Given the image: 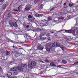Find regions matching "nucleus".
Listing matches in <instances>:
<instances>
[{
	"mask_svg": "<svg viewBox=\"0 0 78 78\" xmlns=\"http://www.w3.org/2000/svg\"><path fill=\"white\" fill-rule=\"evenodd\" d=\"M13 10L14 11H16V12H18V10H17L14 9Z\"/></svg>",
	"mask_w": 78,
	"mask_h": 78,
	"instance_id": "2f4dec72",
	"label": "nucleus"
},
{
	"mask_svg": "<svg viewBox=\"0 0 78 78\" xmlns=\"http://www.w3.org/2000/svg\"><path fill=\"white\" fill-rule=\"evenodd\" d=\"M19 49H22V48H20Z\"/></svg>",
	"mask_w": 78,
	"mask_h": 78,
	"instance_id": "8fccbe9b",
	"label": "nucleus"
},
{
	"mask_svg": "<svg viewBox=\"0 0 78 78\" xmlns=\"http://www.w3.org/2000/svg\"><path fill=\"white\" fill-rule=\"evenodd\" d=\"M38 48L39 50H43V48H42V46H38Z\"/></svg>",
	"mask_w": 78,
	"mask_h": 78,
	"instance_id": "1a4fd4ad",
	"label": "nucleus"
},
{
	"mask_svg": "<svg viewBox=\"0 0 78 78\" xmlns=\"http://www.w3.org/2000/svg\"><path fill=\"white\" fill-rule=\"evenodd\" d=\"M73 5V4H70L69 5V6H72Z\"/></svg>",
	"mask_w": 78,
	"mask_h": 78,
	"instance_id": "b1692460",
	"label": "nucleus"
},
{
	"mask_svg": "<svg viewBox=\"0 0 78 78\" xmlns=\"http://www.w3.org/2000/svg\"><path fill=\"white\" fill-rule=\"evenodd\" d=\"M35 64L36 62L35 61L32 62L31 61H30L28 63L29 67L30 68V69H32L33 67H34Z\"/></svg>",
	"mask_w": 78,
	"mask_h": 78,
	"instance_id": "f257e3e1",
	"label": "nucleus"
},
{
	"mask_svg": "<svg viewBox=\"0 0 78 78\" xmlns=\"http://www.w3.org/2000/svg\"><path fill=\"white\" fill-rule=\"evenodd\" d=\"M11 70L12 71H16L17 70H20V72H22V71L23 70V68H21V66H18L17 68L14 67L13 68H12Z\"/></svg>",
	"mask_w": 78,
	"mask_h": 78,
	"instance_id": "f03ea898",
	"label": "nucleus"
},
{
	"mask_svg": "<svg viewBox=\"0 0 78 78\" xmlns=\"http://www.w3.org/2000/svg\"><path fill=\"white\" fill-rule=\"evenodd\" d=\"M51 20V17H48V21H50V20Z\"/></svg>",
	"mask_w": 78,
	"mask_h": 78,
	"instance_id": "4be33fe9",
	"label": "nucleus"
},
{
	"mask_svg": "<svg viewBox=\"0 0 78 78\" xmlns=\"http://www.w3.org/2000/svg\"><path fill=\"white\" fill-rule=\"evenodd\" d=\"M11 16H9V17H10Z\"/></svg>",
	"mask_w": 78,
	"mask_h": 78,
	"instance_id": "ea45409f",
	"label": "nucleus"
},
{
	"mask_svg": "<svg viewBox=\"0 0 78 78\" xmlns=\"http://www.w3.org/2000/svg\"><path fill=\"white\" fill-rule=\"evenodd\" d=\"M6 55L7 56L10 55V52L9 51H6Z\"/></svg>",
	"mask_w": 78,
	"mask_h": 78,
	"instance_id": "f8f14e48",
	"label": "nucleus"
},
{
	"mask_svg": "<svg viewBox=\"0 0 78 78\" xmlns=\"http://www.w3.org/2000/svg\"><path fill=\"white\" fill-rule=\"evenodd\" d=\"M4 0H0V2H3Z\"/></svg>",
	"mask_w": 78,
	"mask_h": 78,
	"instance_id": "bb28decb",
	"label": "nucleus"
},
{
	"mask_svg": "<svg viewBox=\"0 0 78 78\" xmlns=\"http://www.w3.org/2000/svg\"><path fill=\"white\" fill-rule=\"evenodd\" d=\"M62 62L63 64H66L67 63V62L64 60H62Z\"/></svg>",
	"mask_w": 78,
	"mask_h": 78,
	"instance_id": "2eb2a0df",
	"label": "nucleus"
},
{
	"mask_svg": "<svg viewBox=\"0 0 78 78\" xmlns=\"http://www.w3.org/2000/svg\"><path fill=\"white\" fill-rule=\"evenodd\" d=\"M34 16H35V17H37V15H34Z\"/></svg>",
	"mask_w": 78,
	"mask_h": 78,
	"instance_id": "c9c22d12",
	"label": "nucleus"
},
{
	"mask_svg": "<svg viewBox=\"0 0 78 78\" xmlns=\"http://www.w3.org/2000/svg\"><path fill=\"white\" fill-rule=\"evenodd\" d=\"M46 0H43V1L41 2V3H42L44 1H45Z\"/></svg>",
	"mask_w": 78,
	"mask_h": 78,
	"instance_id": "58836bf2",
	"label": "nucleus"
},
{
	"mask_svg": "<svg viewBox=\"0 0 78 78\" xmlns=\"http://www.w3.org/2000/svg\"><path fill=\"white\" fill-rule=\"evenodd\" d=\"M42 73H43V72H41L40 73H38V74L41 75V74H42Z\"/></svg>",
	"mask_w": 78,
	"mask_h": 78,
	"instance_id": "393cba45",
	"label": "nucleus"
},
{
	"mask_svg": "<svg viewBox=\"0 0 78 78\" xmlns=\"http://www.w3.org/2000/svg\"><path fill=\"white\" fill-rule=\"evenodd\" d=\"M50 65L51 67H56V65H55L53 62L51 63Z\"/></svg>",
	"mask_w": 78,
	"mask_h": 78,
	"instance_id": "423d86ee",
	"label": "nucleus"
},
{
	"mask_svg": "<svg viewBox=\"0 0 78 78\" xmlns=\"http://www.w3.org/2000/svg\"><path fill=\"white\" fill-rule=\"evenodd\" d=\"M30 27V26L29 25H27L26 26V28H28V27Z\"/></svg>",
	"mask_w": 78,
	"mask_h": 78,
	"instance_id": "cd10ccee",
	"label": "nucleus"
},
{
	"mask_svg": "<svg viewBox=\"0 0 78 78\" xmlns=\"http://www.w3.org/2000/svg\"><path fill=\"white\" fill-rule=\"evenodd\" d=\"M12 47H13V48H15V47L14 46H12Z\"/></svg>",
	"mask_w": 78,
	"mask_h": 78,
	"instance_id": "79ce46f5",
	"label": "nucleus"
},
{
	"mask_svg": "<svg viewBox=\"0 0 78 78\" xmlns=\"http://www.w3.org/2000/svg\"><path fill=\"white\" fill-rule=\"evenodd\" d=\"M40 0H37V1L39 2V1H40Z\"/></svg>",
	"mask_w": 78,
	"mask_h": 78,
	"instance_id": "a18cd8bd",
	"label": "nucleus"
},
{
	"mask_svg": "<svg viewBox=\"0 0 78 78\" xmlns=\"http://www.w3.org/2000/svg\"><path fill=\"white\" fill-rule=\"evenodd\" d=\"M75 64H78V62H76L74 63Z\"/></svg>",
	"mask_w": 78,
	"mask_h": 78,
	"instance_id": "a878e982",
	"label": "nucleus"
},
{
	"mask_svg": "<svg viewBox=\"0 0 78 78\" xmlns=\"http://www.w3.org/2000/svg\"><path fill=\"white\" fill-rule=\"evenodd\" d=\"M43 6H44V4L41 5L38 7L39 9H43V7H42Z\"/></svg>",
	"mask_w": 78,
	"mask_h": 78,
	"instance_id": "9d476101",
	"label": "nucleus"
},
{
	"mask_svg": "<svg viewBox=\"0 0 78 78\" xmlns=\"http://www.w3.org/2000/svg\"><path fill=\"white\" fill-rule=\"evenodd\" d=\"M64 19V17H62L61 18V19H62V20H63Z\"/></svg>",
	"mask_w": 78,
	"mask_h": 78,
	"instance_id": "72a5a7b5",
	"label": "nucleus"
},
{
	"mask_svg": "<svg viewBox=\"0 0 78 78\" xmlns=\"http://www.w3.org/2000/svg\"><path fill=\"white\" fill-rule=\"evenodd\" d=\"M19 7H18V9L19 10Z\"/></svg>",
	"mask_w": 78,
	"mask_h": 78,
	"instance_id": "a19ab883",
	"label": "nucleus"
},
{
	"mask_svg": "<svg viewBox=\"0 0 78 78\" xmlns=\"http://www.w3.org/2000/svg\"><path fill=\"white\" fill-rule=\"evenodd\" d=\"M6 4H3L2 5V9H5L6 8Z\"/></svg>",
	"mask_w": 78,
	"mask_h": 78,
	"instance_id": "9b49d317",
	"label": "nucleus"
},
{
	"mask_svg": "<svg viewBox=\"0 0 78 78\" xmlns=\"http://www.w3.org/2000/svg\"><path fill=\"white\" fill-rule=\"evenodd\" d=\"M2 70V67H1L0 66V70Z\"/></svg>",
	"mask_w": 78,
	"mask_h": 78,
	"instance_id": "4c0bfd02",
	"label": "nucleus"
},
{
	"mask_svg": "<svg viewBox=\"0 0 78 78\" xmlns=\"http://www.w3.org/2000/svg\"><path fill=\"white\" fill-rule=\"evenodd\" d=\"M41 16H42V15L41 14H38L37 15V17H41Z\"/></svg>",
	"mask_w": 78,
	"mask_h": 78,
	"instance_id": "6ab92c4d",
	"label": "nucleus"
},
{
	"mask_svg": "<svg viewBox=\"0 0 78 78\" xmlns=\"http://www.w3.org/2000/svg\"><path fill=\"white\" fill-rule=\"evenodd\" d=\"M46 50H47L48 51V52L50 51V49L49 48H46Z\"/></svg>",
	"mask_w": 78,
	"mask_h": 78,
	"instance_id": "f3484780",
	"label": "nucleus"
},
{
	"mask_svg": "<svg viewBox=\"0 0 78 78\" xmlns=\"http://www.w3.org/2000/svg\"><path fill=\"white\" fill-rule=\"evenodd\" d=\"M27 66H28V65L27 64H24L22 65V67L23 69H25Z\"/></svg>",
	"mask_w": 78,
	"mask_h": 78,
	"instance_id": "6e6552de",
	"label": "nucleus"
},
{
	"mask_svg": "<svg viewBox=\"0 0 78 78\" xmlns=\"http://www.w3.org/2000/svg\"><path fill=\"white\" fill-rule=\"evenodd\" d=\"M53 34H55V33H53Z\"/></svg>",
	"mask_w": 78,
	"mask_h": 78,
	"instance_id": "de8ad7c7",
	"label": "nucleus"
},
{
	"mask_svg": "<svg viewBox=\"0 0 78 78\" xmlns=\"http://www.w3.org/2000/svg\"><path fill=\"white\" fill-rule=\"evenodd\" d=\"M26 25H27V24H24L23 25V26L24 27H26Z\"/></svg>",
	"mask_w": 78,
	"mask_h": 78,
	"instance_id": "c85d7f7f",
	"label": "nucleus"
},
{
	"mask_svg": "<svg viewBox=\"0 0 78 78\" xmlns=\"http://www.w3.org/2000/svg\"><path fill=\"white\" fill-rule=\"evenodd\" d=\"M30 9H31V7L30 6H26L25 9V11H29L30 10Z\"/></svg>",
	"mask_w": 78,
	"mask_h": 78,
	"instance_id": "39448f33",
	"label": "nucleus"
},
{
	"mask_svg": "<svg viewBox=\"0 0 78 78\" xmlns=\"http://www.w3.org/2000/svg\"><path fill=\"white\" fill-rule=\"evenodd\" d=\"M59 47H60V48H61L62 50H64V48L62 47V46H61L60 45H59Z\"/></svg>",
	"mask_w": 78,
	"mask_h": 78,
	"instance_id": "dca6fc26",
	"label": "nucleus"
},
{
	"mask_svg": "<svg viewBox=\"0 0 78 78\" xmlns=\"http://www.w3.org/2000/svg\"><path fill=\"white\" fill-rule=\"evenodd\" d=\"M62 66L61 65H59L58 66H57V67H61Z\"/></svg>",
	"mask_w": 78,
	"mask_h": 78,
	"instance_id": "c756f323",
	"label": "nucleus"
},
{
	"mask_svg": "<svg viewBox=\"0 0 78 78\" xmlns=\"http://www.w3.org/2000/svg\"><path fill=\"white\" fill-rule=\"evenodd\" d=\"M52 47H53L55 46V43H52Z\"/></svg>",
	"mask_w": 78,
	"mask_h": 78,
	"instance_id": "aec40b11",
	"label": "nucleus"
},
{
	"mask_svg": "<svg viewBox=\"0 0 78 78\" xmlns=\"http://www.w3.org/2000/svg\"><path fill=\"white\" fill-rule=\"evenodd\" d=\"M16 55H18V54H19V53H16Z\"/></svg>",
	"mask_w": 78,
	"mask_h": 78,
	"instance_id": "37998d69",
	"label": "nucleus"
},
{
	"mask_svg": "<svg viewBox=\"0 0 78 78\" xmlns=\"http://www.w3.org/2000/svg\"><path fill=\"white\" fill-rule=\"evenodd\" d=\"M17 77L16 76H15V77H12V78H17Z\"/></svg>",
	"mask_w": 78,
	"mask_h": 78,
	"instance_id": "473e14b6",
	"label": "nucleus"
},
{
	"mask_svg": "<svg viewBox=\"0 0 78 78\" xmlns=\"http://www.w3.org/2000/svg\"><path fill=\"white\" fill-rule=\"evenodd\" d=\"M48 47H51L52 44V43H48Z\"/></svg>",
	"mask_w": 78,
	"mask_h": 78,
	"instance_id": "4468645a",
	"label": "nucleus"
},
{
	"mask_svg": "<svg viewBox=\"0 0 78 78\" xmlns=\"http://www.w3.org/2000/svg\"><path fill=\"white\" fill-rule=\"evenodd\" d=\"M41 30H42L41 29H40V31H41Z\"/></svg>",
	"mask_w": 78,
	"mask_h": 78,
	"instance_id": "09e8293b",
	"label": "nucleus"
},
{
	"mask_svg": "<svg viewBox=\"0 0 78 78\" xmlns=\"http://www.w3.org/2000/svg\"><path fill=\"white\" fill-rule=\"evenodd\" d=\"M42 37V35L41 34L40 35V37Z\"/></svg>",
	"mask_w": 78,
	"mask_h": 78,
	"instance_id": "7c9ffc66",
	"label": "nucleus"
},
{
	"mask_svg": "<svg viewBox=\"0 0 78 78\" xmlns=\"http://www.w3.org/2000/svg\"><path fill=\"white\" fill-rule=\"evenodd\" d=\"M65 31L66 33H73V34L75 33V30H66Z\"/></svg>",
	"mask_w": 78,
	"mask_h": 78,
	"instance_id": "20e7f679",
	"label": "nucleus"
},
{
	"mask_svg": "<svg viewBox=\"0 0 78 78\" xmlns=\"http://www.w3.org/2000/svg\"><path fill=\"white\" fill-rule=\"evenodd\" d=\"M55 9V8L53 7V8H52V9H51L50 10V11H53V10H54V9Z\"/></svg>",
	"mask_w": 78,
	"mask_h": 78,
	"instance_id": "5701e85b",
	"label": "nucleus"
},
{
	"mask_svg": "<svg viewBox=\"0 0 78 78\" xmlns=\"http://www.w3.org/2000/svg\"><path fill=\"white\" fill-rule=\"evenodd\" d=\"M77 28H78H78H77Z\"/></svg>",
	"mask_w": 78,
	"mask_h": 78,
	"instance_id": "3c124183",
	"label": "nucleus"
},
{
	"mask_svg": "<svg viewBox=\"0 0 78 78\" xmlns=\"http://www.w3.org/2000/svg\"><path fill=\"white\" fill-rule=\"evenodd\" d=\"M62 13H61V12H60V13H59V14H60V15H61V14H62Z\"/></svg>",
	"mask_w": 78,
	"mask_h": 78,
	"instance_id": "c03bdc74",
	"label": "nucleus"
},
{
	"mask_svg": "<svg viewBox=\"0 0 78 78\" xmlns=\"http://www.w3.org/2000/svg\"><path fill=\"white\" fill-rule=\"evenodd\" d=\"M7 75L8 76H11L12 75V73L11 72L9 73Z\"/></svg>",
	"mask_w": 78,
	"mask_h": 78,
	"instance_id": "a211bd4d",
	"label": "nucleus"
},
{
	"mask_svg": "<svg viewBox=\"0 0 78 78\" xmlns=\"http://www.w3.org/2000/svg\"><path fill=\"white\" fill-rule=\"evenodd\" d=\"M63 30H60V31H63Z\"/></svg>",
	"mask_w": 78,
	"mask_h": 78,
	"instance_id": "49530a36",
	"label": "nucleus"
},
{
	"mask_svg": "<svg viewBox=\"0 0 78 78\" xmlns=\"http://www.w3.org/2000/svg\"><path fill=\"white\" fill-rule=\"evenodd\" d=\"M24 37L25 38H27V39H30V36H29L27 34L25 35L24 36Z\"/></svg>",
	"mask_w": 78,
	"mask_h": 78,
	"instance_id": "0eeeda50",
	"label": "nucleus"
},
{
	"mask_svg": "<svg viewBox=\"0 0 78 78\" xmlns=\"http://www.w3.org/2000/svg\"><path fill=\"white\" fill-rule=\"evenodd\" d=\"M64 5V6H66V3H65L63 4Z\"/></svg>",
	"mask_w": 78,
	"mask_h": 78,
	"instance_id": "e433bc0d",
	"label": "nucleus"
},
{
	"mask_svg": "<svg viewBox=\"0 0 78 78\" xmlns=\"http://www.w3.org/2000/svg\"><path fill=\"white\" fill-rule=\"evenodd\" d=\"M9 23L11 26L13 25L15 27H17V23L16 22H13L12 23L11 21H10L9 22Z\"/></svg>",
	"mask_w": 78,
	"mask_h": 78,
	"instance_id": "7ed1b4c3",
	"label": "nucleus"
},
{
	"mask_svg": "<svg viewBox=\"0 0 78 78\" xmlns=\"http://www.w3.org/2000/svg\"><path fill=\"white\" fill-rule=\"evenodd\" d=\"M32 17V16H31V15H30L28 16V18L29 19H30V18H31Z\"/></svg>",
	"mask_w": 78,
	"mask_h": 78,
	"instance_id": "412c9836",
	"label": "nucleus"
},
{
	"mask_svg": "<svg viewBox=\"0 0 78 78\" xmlns=\"http://www.w3.org/2000/svg\"><path fill=\"white\" fill-rule=\"evenodd\" d=\"M39 62H42V63H45V62H47V60H44V61H42L41 60H40L39 61Z\"/></svg>",
	"mask_w": 78,
	"mask_h": 78,
	"instance_id": "ddd939ff",
	"label": "nucleus"
},
{
	"mask_svg": "<svg viewBox=\"0 0 78 78\" xmlns=\"http://www.w3.org/2000/svg\"><path fill=\"white\" fill-rule=\"evenodd\" d=\"M45 20H43L42 21V22H45Z\"/></svg>",
	"mask_w": 78,
	"mask_h": 78,
	"instance_id": "f704fd0d",
	"label": "nucleus"
}]
</instances>
